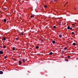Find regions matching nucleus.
Instances as JSON below:
<instances>
[{
  "label": "nucleus",
  "mask_w": 78,
  "mask_h": 78,
  "mask_svg": "<svg viewBox=\"0 0 78 78\" xmlns=\"http://www.w3.org/2000/svg\"><path fill=\"white\" fill-rule=\"evenodd\" d=\"M8 8L7 6H5V7L3 8V9H5V10H6L7 9H8Z\"/></svg>",
  "instance_id": "f257e3e1"
},
{
  "label": "nucleus",
  "mask_w": 78,
  "mask_h": 78,
  "mask_svg": "<svg viewBox=\"0 0 78 78\" xmlns=\"http://www.w3.org/2000/svg\"><path fill=\"white\" fill-rule=\"evenodd\" d=\"M52 43L53 44H55V41L54 40H53L52 41Z\"/></svg>",
  "instance_id": "f03ea898"
},
{
  "label": "nucleus",
  "mask_w": 78,
  "mask_h": 78,
  "mask_svg": "<svg viewBox=\"0 0 78 78\" xmlns=\"http://www.w3.org/2000/svg\"><path fill=\"white\" fill-rule=\"evenodd\" d=\"M3 53V51H0V54H2Z\"/></svg>",
  "instance_id": "7ed1b4c3"
},
{
  "label": "nucleus",
  "mask_w": 78,
  "mask_h": 78,
  "mask_svg": "<svg viewBox=\"0 0 78 78\" xmlns=\"http://www.w3.org/2000/svg\"><path fill=\"white\" fill-rule=\"evenodd\" d=\"M2 40H4V41H5L6 40V39L5 37H3Z\"/></svg>",
  "instance_id": "20e7f679"
},
{
  "label": "nucleus",
  "mask_w": 78,
  "mask_h": 78,
  "mask_svg": "<svg viewBox=\"0 0 78 78\" xmlns=\"http://www.w3.org/2000/svg\"><path fill=\"white\" fill-rule=\"evenodd\" d=\"M19 64H20V65H21L22 62L21 61H19Z\"/></svg>",
  "instance_id": "39448f33"
},
{
  "label": "nucleus",
  "mask_w": 78,
  "mask_h": 78,
  "mask_svg": "<svg viewBox=\"0 0 78 78\" xmlns=\"http://www.w3.org/2000/svg\"><path fill=\"white\" fill-rule=\"evenodd\" d=\"M3 74V72L2 71H0V74Z\"/></svg>",
  "instance_id": "423d86ee"
},
{
  "label": "nucleus",
  "mask_w": 78,
  "mask_h": 78,
  "mask_svg": "<svg viewBox=\"0 0 78 78\" xmlns=\"http://www.w3.org/2000/svg\"><path fill=\"white\" fill-rule=\"evenodd\" d=\"M73 46H75L76 45V43H73Z\"/></svg>",
  "instance_id": "0eeeda50"
},
{
  "label": "nucleus",
  "mask_w": 78,
  "mask_h": 78,
  "mask_svg": "<svg viewBox=\"0 0 78 78\" xmlns=\"http://www.w3.org/2000/svg\"><path fill=\"white\" fill-rule=\"evenodd\" d=\"M3 47V48H5L6 47V46H5V45H4Z\"/></svg>",
  "instance_id": "6e6552de"
},
{
  "label": "nucleus",
  "mask_w": 78,
  "mask_h": 78,
  "mask_svg": "<svg viewBox=\"0 0 78 78\" xmlns=\"http://www.w3.org/2000/svg\"><path fill=\"white\" fill-rule=\"evenodd\" d=\"M39 48V46H36V49H38V48Z\"/></svg>",
  "instance_id": "1a4fd4ad"
},
{
  "label": "nucleus",
  "mask_w": 78,
  "mask_h": 78,
  "mask_svg": "<svg viewBox=\"0 0 78 78\" xmlns=\"http://www.w3.org/2000/svg\"><path fill=\"white\" fill-rule=\"evenodd\" d=\"M49 54L51 55L53 54V53L52 52H51Z\"/></svg>",
  "instance_id": "9d476101"
},
{
  "label": "nucleus",
  "mask_w": 78,
  "mask_h": 78,
  "mask_svg": "<svg viewBox=\"0 0 78 78\" xmlns=\"http://www.w3.org/2000/svg\"><path fill=\"white\" fill-rule=\"evenodd\" d=\"M6 20L5 19H4V22L5 23H6Z\"/></svg>",
  "instance_id": "9b49d317"
},
{
  "label": "nucleus",
  "mask_w": 78,
  "mask_h": 78,
  "mask_svg": "<svg viewBox=\"0 0 78 78\" xmlns=\"http://www.w3.org/2000/svg\"><path fill=\"white\" fill-rule=\"evenodd\" d=\"M59 37H60V38H61L62 37V35H59Z\"/></svg>",
  "instance_id": "f8f14e48"
},
{
  "label": "nucleus",
  "mask_w": 78,
  "mask_h": 78,
  "mask_svg": "<svg viewBox=\"0 0 78 78\" xmlns=\"http://www.w3.org/2000/svg\"><path fill=\"white\" fill-rule=\"evenodd\" d=\"M15 48L14 47H13V48H12V50H15Z\"/></svg>",
  "instance_id": "ddd939ff"
},
{
  "label": "nucleus",
  "mask_w": 78,
  "mask_h": 78,
  "mask_svg": "<svg viewBox=\"0 0 78 78\" xmlns=\"http://www.w3.org/2000/svg\"><path fill=\"white\" fill-rule=\"evenodd\" d=\"M68 59H65V61H67V62H68Z\"/></svg>",
  "instance_id": "4468645a"
},
{
  "label": "nucleus",
  "mask_w": 78,
  "mask_h": 78,
  "mask_svg": "<svg viewBox=\"0 0 78 78\" xmlns=\"http://www.w3.org/2000/svg\"><path fill=\"white\" fill-rule=\"evenodd\" d=\"M70 27H67V29H70Z\"/></svg>",
  "instance_id": "2eb2a0df"
},
{
  "label": "nucleus",
  "mask_w": 78,
  "mask_h": 78,
  "mask_svg": "<svg viewBox=\"0 0 78 78\" xmlns=\"http://www.w3.org/2000/svg\"><path fill=\"white\" fill-rule=\"evenodd\" d=\"M71 34H72V35L74 34L75 35V34H74V33L73 32Z\"/></svg>",
  "instance_id": "dca6fc26"
},
{
  "label": "nucleus",
  "mask_w": 78,
  "mask_h": 78,
  "mask_svg": "<svg viewBox=\"0 0 78 78\" xmlns=\"http://www.w3.org/2000/svg\"><path fill=\"white\" fill-rule=\"evenodd\" d=\"M47 5H45L44 6V8H47Z\"/></svg>",
  "instance_id": "f3484780"
},
{
  "label": "nucleus",
  "mask_w": 78,
  "mask_h": 78,
  "mask_svg": "<svg viewBox=\"0 0 78 78\" xmlns=\"http://www.w3.org/2000/svg\"><path fill=\"white\" fill-rule=\"evenodd\" d=\"M53 28L54 29L56 28V26H53Z\"/></svg>",
  "instance_id": "a211bd4d"
},
{
  "label": "nucleus",
  "mask_w": 78,
  "mask_h": 78,
  "mask_svg": "<svg viewBox=\"0 0 78 78\" xmlns=\"http://www.w3.org/2000/svg\"><path fill=\"white\" fill-rule=\"evenodd\" d=\"M67 57L68 58H71V57L69 56H67Z\"/></svg>",
  "instance_id": "6ab92c4d"
},
{
  "label": "nucleus",
  "mask_w": 78,
  "mask_h": 78,
  "mask_svg": "<svg viewBox=\"0 0 78 78\" xmlns=\"http://www.w3.org/2000/svg\"><path fill=\"white\" fill-rule=\"evenodd\" d=\"M33 17V16L31 15L30 16V18H32Z\"/></svg>",
  "instance_id": "aec40b11"
},
{
  "label": "nucleus",
  "mask_w": 78,
  "mask_h": 78,
  "mask_svg": "<svg viewBox=\"0 0 78 78\" xmlns=\"http://www.w3.org/2000/svg\"><path fill=\"white\" fill-rule=\"evenodd\" d=\"M67 49V48H66V47H65L64 48V50H66Z\"/></svg>",
  "instance_id": "412c9836"
},
{
  "label": "nucleus",
  "mask_w": 78,
  "mask_h": 78,
  "mask_svg": "<svg viewBox=\"0 0 78 78\" xmlns=\"http://www.w3.org/2000/svg\"><path fill=\"white\" fill-rule=\"evenodd\" d=\"M25 59H23V62H24L25 61Z\"/></svg>",
  "instance_id": "4be33fe9"
},
{
  "label": "nucleus",
  "mask_w": 78,
  "mask_h": 78,
  "mask_svg": "<svg viewBox=\"0 0 78 78\" xmlns=\"http://www.w3.org/2000/svg\"><path fill=\"white\" fill-rule=\"evenodd\" d=\"M16 40H19V38H16Z\"/></svg>",
  "instance_id": "5701e85b"
},
{
  "label": "nucleus",
  "mask_w": 78,
  "mask_h": 78,
  "mask_svg": "<svg viewBox=\"0 0 78 78\" xmlns=\"http://www.w3.org/2000/svg\"><path fill=\"white\" fill-rule=\"evenodd\" d=\"M71 30H72V29H73V28H72V27H70V29H69Z\"/></svg>",
  "instance_id": "b1692460"
},
{
  "label": "nucleus",
  "mask_w": 78,
  "mask_h": 78,
  "mask_svg": "<svg viewBox=\"0 0 78 78\" xmlns=\"http://www.w3.org/2000/svg\"><path fill=\"white\" fill-rule=\"evenodd\" d=\"M4 58H5V59H6V58H7V57H6V56H5L4 57Z\"/></svg>",
  "instance_id": "393cba45"
},
{
  "label": "nucleus",
  "mask_w": 78,
  "mask_h": 78,
  "mask_svg": "<svg viewBox=\"0 0 78 78\" xmlns=\"http://www.w3.org/2000/svg\"><path fill=\"white\" fill-rule=\"evenodd\" d=\"M13 60H16V58H13Z\"/></svg>",
  "instance_id": "a878e982"
},
{
  "label": "nucleus",
  "mask_w": 78,
  "mask_h": 78,
  "mask_svg": "<svg viewBox=\"0 0 78 78\" xmlns=\"http://www.w3.org/2000/svg\"><path fill=\"white\" fill-rule=\"evenodd\" d=\"M50 1H51V2H52L53 1V0H50Z\"/></svg>",
  "instance_id": "bb28decb"
},
{
  "label": "nucleus",
  "mask_w": 78,
  "mask_h": 78,
  "mask_svg": "<svg viewBox=\"0 0 78 78\" xmlns=\"http://www.w3.org/2000/svg\"><path fill=\"white\" fill-rule=\"evenodd\" d=\"M21 34L22 35H23V33H21Z\"/></svg>",
  "instance_id": "cd10ccee"
},
{
  "label": "nucleus",
  "mask_w": 78,
  "mask_h": 78,
  "mask_svg": "<svg viewBox=\"0 0 78 78\" xmlns=\"http://www.w3.org/2000/svg\"><path fill=\"white\" fill-rule=\"evenodd\" d=\"M72 26H74V24H72Z\"/></svg>",
  "instance_id": "c85d7f7f"
},
{
  "label": "nucleus",
  "mask_w": 78,
  "mask_h": 78,
  "mask_svg": "<svg viewBox=\"0 0 78 78\" xmlns=\"http://www.w3.org/2000/svg\"><path fill=\"white\" fill-rule=\"evenodd\" d=\"M30 55H31V56H32V54H31V53H30Z\"/></svg>",
  "instance_id": "c756f323"
},
{
  "label": "nucleus",
  "mask_w": 78,
  "mask_h": 78,
  "mask_svg": "<svg viewBox=\"0 0 78 78\" xmlns=\"http://www.w3.org/2000/svg\"><path fill=\"white\" fill-rule=\"evenodd\" d=\"M68 2H67L66 3V4H68Z\"/></svg>",
  "instance_id": "7c9ffc66"
},
{
  "label": "nucleus",
  "mask_w": 78,
  "mask_h": 78,
  "mask_svg": "<svg viewBox=\"0 0 78 78\" xmlns=\"http://www.w3.org/2000/svg\"><path fill=\"white\" fill-rule=\"evenodd\" d=\"M74 9H76V8H74Z\"/></svg>",
  "instance_id": "2f4dec72"
},
{
  "label": "nucleus",
  "mask_w": 78,
  "mask_h": 78,
  "mask_svg": "<svg viewBox=\"0 0 78 78\" xmlns=\"http://www.w3.org/2000/svg\"><path fill=\"white\" fill-rule=\"evenodd\" d=\"M30 41H31V42H32V41H31V39H30Z\"/></svg>",
  "instance_id": "473e14b6"
},
{
  "label": "nucleus",
  "mask_w": 78,
  "mask_h": 78,
  "mask_svg": "<svg viewBox=\"0 0 78 78\" xmlns=\"http://www.w3.org/2000/svg\"><path fill=\"white\" fill-rule=\"evenodd\" d=\"M12 59L13 60L14 59V58H12Z\"/></svg>",
  "instance_id": "72a5a7b5"
},
{
  "label": "nucleus",
  "mask_w": 78,
  "mask_h": 78,
  "mask_svg": "<svg viewBox=\"0 0 78 78\" xmlns=\"http://www.w3.org/2000/svg\"><path fill=\"white\" fill-rule=\"evenodd\" d=\"M55 2H57V1L56 0H55Z\"/></svg>",
  "instance_id": "f704fd0d"
},
{
  "label": "nucleus",
  "mask_w": 78,
  "mask_h": 78,
  "mask_svg": "<svg viewBox=\"0 0 78 78\" xmlns=\"http://www.w3.org/2000/svg\"><path fill=\"white\" fill-rule=\"evenodd\" d=\"M66 5H64V7H65V6H66Z\"/></svg>",
  "instance_id": "c9c22d12"
},
{
  "label": "nucleus",
  "mask_w": 78,
  "mask_h": 78,
  "mask_svg": "<svg viewBox=\"0 0 78 78\" xmlns=\"http://www.w3.org/2000/svg\"><path fill=\"white\" fill-rule=\"evenodd\" d=\"M2 47V46H0V47Z\"/></svg>",
  "instance_id": "e433bc0d"
},
{
  "label": "nucleus",
  "mask_w": 78,
  "mask_h": 78,
  "mask_svg": "<svg viewBox=\"0 0 78 78\" xmlns=\"http://www.w3.org/2000/svg\"><path fill=\"white\" fill-rule=\"evenodd\" d=\"M30 46H32V45H31V44H30Z\"/></svg>",
  "instance_id": "4c0bfd02"
},
{
  "label": "nucleus",
  "mask_w": 78,
  "mask_h": 78,
  "mask_svg": "<svg viewBox=\"0 0 78 78\" xmlns=\"http://www.w3.org/2000/svg\"><path fill=\"white\" fill-rule=\"evenodd\" d=\"M64 51H62V52H64Z\"/></svg>",
  "instance_id": "58836bf2"
},
{
  "label": "nucleus",
  "mask_w": 78,
  "mask_h": 78,
  "mask_svg": "<svg viewBox=\"0 0 78 78\" xmlns=\"http://www.w3.org/2000/svg\"><path fill=\"white\" fill-rule=\"evenodd\" d=\"M30 62H32V61H30Z\"/></svg>",
  "instance_id": "ea45409f"
},
{
  "label": "nucleus",
  "mask_w": 78,
  "mask_h": 78,
  "mask_svg": "<svg viewBox=\"0 0 78 78\" xmlns=\"http://www.w3.org/2000/svg\"><path fill=\"white\" fill-rule=\"evenodd\" d=\"M65 5H66V4Z\"/></svg>",
  "instance_id": "a19ab883"
},
{
  "label": "nucleus",
  "mask_w": 78,
  "mask_h": 78,
  "mask_svg": "<svg viewBox=\"0 0 78 78\" xmlns=\"http://www.w3.org/2000/svg\"><path fill=\"white\" fill-rule=\"evenodd\" d=\"M55 0V1L56 0Z\"/></svg>",
  "instance_id": "79ce46f5"
},
{
  "label": "nucleus",
  "mask_w": 78,
  "mask_h": 78,
  "mask_svg": "<svg viewBox=\"0 0 78 78\" xmlns=\"http://www.w3.org/2000/svg\"><path fill=\"white\" fill-rule=\"evenodd\" d=\"M31 44H32V43H31Z\"/></svg>",
  "instance_id": "37998d69"
}]
</instances>
